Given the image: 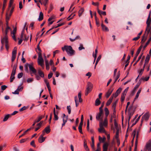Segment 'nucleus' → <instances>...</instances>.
I'll list each match as a JSON object with an SVG mask.
<instances>
[{
	"label": "nucleus",
	"instance_id": "1",
	"mask_svg": "<svg viewBox=\"0 0 151 151\" xmlns=\"http://www.w3.org/2000/svg\"><path fill=\"white\" fill-rule=\"evenodd\" d=\"M9 30H11L12 29L8 26V24L7 23H6V27L4 32V37L1 40V42L3 45L4 43H5L6 48L7 50H8L9 48L7 34Z\"/></svg>",
	"mask_w": 151,
	"mask_h": 151
},
{
	"label": "nucleus",
	"instance_id": "2",
	"mask_svg": "<svg viewBox=\"0 0 151 151\" xmlns=\"http://www.w3.org/2000/svg\"><path fill=\"white\" fill-rule=\"evenodd\" d=\"M62 49L63 51L65 50L67 54L70 56H72L75 54V51L70 46L65 45L62 47Z\"/></svg>",
	"mask_w": 151,
	"mask_h": 151
},
{
	"label": "nucleus",
	"instance_id": "3",
	"mask_svg": "<svg viewBox=\"0 0 151 151\" xmlns=\"http://www.w3.org/2000/svg\"><path fill=\"white\" fill-rule=\"evenodd\" d=\"M150 13L148 19L146 22L147 27L145 30V33H147V35H148L149 32L151 31V20L150 19Z\"/></svg>",
	"mask_w": 151,
	"mask_h": 151
},
{
	"label": "nucleus",
	"instance_id": "4",
	"mask_svg": "<svg viewBox=\"0 0 151 151\" xmlns=\"http://www.w3.org/2000/svg\"><path fill=\"white\" fill-rule=\"evenodd\" d=\"M44 60L42 58V55L39 54L38 55V58L37 59V63L39 65H40L42 68H44Z\"/></svg>",
	"mask_w": 151,
	"mask_h": 151
},
{
	"label": "nucleus",
	"instance_id": "5",
	"mask_svg": "<svg viewBox=\"0 0 151 151\" xmlns=\"http://www.w3.org/2000/svg\"><path fill=\"white\" fill-rule=\"evenodd\" d=\"M93 87V85L92 83L90 82H88L87 83V86L86 90L85 95L87 96L88 94L90 93L92 90Z\"/></svg>",
	"mask_w": 151,
	"mask_h": 151
},
{
	"label": "nucleus",
	"instance_id": "6",
	"mask_svg": "<svg viewBox=\"0 0 151 151\" xmlns=\"http://www.w3.org/2000/svg\"><path fill=\"white\" fill-rule=\"evenodd\" d=\"M17 68V65H14L12 70V71L10 76V82H12L14 79V75L16 72V69Z\"/></svg>",
	"mask_w": 151,
	"mask_h": 151
},
{
	"label": "nucleus",
	"instance_id": "7",
	"mask_svg": "<svg viewBox=\"0 0 151 151\" xmlns=\"http://www.w3.org/2000/svg\"><path fill=\"white\" fill-rule=\"evenodd\" d=\"M103 111H99V113L96 114V119L97 120L100 121H103Z\"/></svg>",
	"mask_w": 151,
	"mask_h": 151
},
{
	"label": "nucleus",
	"instance_id": "8",
	"mask_svg": "<svg viewBox=\"0 0 151 151\" xmlns=\"http://www.w3.org/2000/svg\"><path fill=\"white\" fill-rule=\"evenodd\" d=\"M29 67L30 71L31 72V73H33L35 74L36 73V70L33 67V63L29 64L27 63L26 64Z\"/></svg>",
	"mask_w": 151,
	"mask_h": 151
},
{
	"label": "nucleus",
	"instance_id": "9",
	"mask_svg": "<svg viewBox=\"0 0 151 151\" xmlns=\"http://www.w3.org/2000/svg\"><path fill=\"white\" fill-rule=\"evenodd\" d=\"M150 117V115L148 112L145 113L142 116L141 122H142L143 121H147Z\"/></svg>",
	"mask_w": 151,
	"mask_h": 151
},
{
	"label": "nucleus",
	"instance_id": "10",
	"mask_svg": "<svg viewBox=\"0 0 151 151\" xmlns=\"http://www.w3.org/2000/svg\"><path fill=\"white\" fill-rule=\"evenodd\" d=\"M17 48L16 47H15L12 52V61L13 62L15 60L17 52Z\"/></svg>",
	"mask_w": 151,
	"mask_h": 151
},
{
	"label": "nucleus",
	"instance_id": "11",
	"mask_svg": "<svg viewBox=\"0 0 151 151\" xmlns=\"http://www.w3.org/2000/svg\"><path fill=\"white\" fill-rule=\"evenodd\" d=\"M62 118L63 119V123L62 124V127L61 128V129H62L63 127L64 126L66 122L67 121L68 117L67 116H66L65 114H63V116H62Z\"/></svg>",
	"mask_w": 151,
	"mask_h": 151
},
{
	"label": "nucleus",
	"instance_id": "12",
	"mask_svg": "<svg viewBox=\"0 0 151 151\" xmlns=\"http://www.w3.org/2000/svg\"><path fill=\"white\" fill-rule=\"evenodd\" d=\"M151 148V140H149L146 143L145 148L144 149L143 151H146L147 150Z\"/></svg>",
	"mask_w": 151,
	"mask_h": 151
},
{
	"label": "nucleus",
	"instance_id": "13",
	"mask_svg": "<svg viewBox=\"0 0 151 151\" xmlns=\"http://www.w3.org/2000/svg\"><path fill=\"white\" fill-rule=\"evenodd\" d=\"M113 91V89L112 88H110L106 93L105 96L106 98H108Z\"/></svg>",
	"mask_w": 151,
	"mask_h": 151
},
{
	"label": "nucleus",
	"instance_id": "14",
	"mask_svg": "<svg viewBox=\"0 0 151 151\" xmlns=\"http://www.w3.org/2000/svg\"><path fill=\"white\" fill-rule=\"evenodd\" d=\"M109 145L108 143L107 142L104 143L103 146V151H107Z\"/></svg>",
	"mask_w": 151,
	"mask_h": 151
},
{
	"label": "nucleus",
	"instance_id": "15",
	"mask_svg": "<svg viewBox=\"0 0 151 151\" xmlns=\"http://www.w3.org/2000/svg\"><path fill=\"white\" fill-rule=\"evenodd\" d=\"M122 88H119L116 91V92L115 93V94H114V97L115 98L119 94H120V93H121V91H122Z\"/></svg>",
	"mask_w": 151,
	"mask_h": 151
},
{
	"label": "nucleus",
	"instance_id": "16",
	"mask_svg": "<svg viewBox=\"0 0 151 151\" xmlns=\"http://www.w3.org/2000/svg\"><path fill=\"white\" fill-rule=\"evenodd\" d=\"M99 132L100 133H105V130L103 127H102L101 124H99V128L98 129Z\"/></svg>",
	"mask_w": 151,
	"mask_h": 151
},
{
	"label": "nucleus",
	"instance_id": "17",
	"mask_svg": "<svg viewBox=\"0 0 151 151\" xmlns=\"http://www.w3.org/2000/svg\"><path fill=\"white\" fill-rule=\"evenodd\" d=\"M101 26L102 27V30L104 31H109V29L105 25H104L103 23H102L101 24Z\"/></svg>",
	"mask_w": 151,
	"mask_h": 151
},
{
	"label": "nucleus",
	"instance_id": "18",
	"mask_svg": "<svg viewBox=\"0 0 151 151\" xmlns=\"http://www.w3.org/2000/svg\"><path fill=\"white\" fill-rule=\"evenodd\" d=\"M151 56V54L150 55H149V54H147V56L146 57L145 61V64H147L148 63L149 61L150 60V57Z\"/></svg>",
	"mask_w": 151,
	"mask_h": 151
},
{
	"label": "nucleus",
	"instance_id": "19",
	"mask_svg": "<svg viewBox=\"0 0 151 151\" xmlns=\"http://www.w3.org/2000/svg\"><path fill=\"white\" fill-rule=\"evenodd\" d=\"M45 117L44 115H41L38 116L35 120L36 122L37 123L40 122L42 118Z\"/></svg>",
	"mask_w": 151,
	"mask_h": 151
},
{
	"label": "nucleus",
	"instance_id": "20",
	"mask_svg": "<svg viewBox=\"0 0 151 151\" xmlns=\"http://www.w3.org/2000/svg\"><path fill=\"white\" fill-rule=\"evenodd\" d=\"M43 122V121H40V122L38 124H37V126L38 127H37L36 128H35V131H37L40 128Z\"/></svg>",
	"mask_w": 151,
	"mask_h": 151
},
{
	"label": "nucleus",
	"instance_id": "21",
	"mask_svg": "<svg viewBox=\"0 0 151 151\" xmlns=\"http://www.w3.org/2000/svg\"><path fill=\"white\" fill-rule=\"evenodd\" d=\"M84 11V9L83 8H81L78 11V16L80 17Z\"/></svg>",
	"mask_w": 151,
	"mask_h": 151
},
{
	"label": "nucleus",
	"instance_id": "22",
	"mask_svg": "<svg viewBox=\"0 0 151 151\" xmlns=\"http://www.w3.org/2000/svg\"><path fill=\"white\" fill-rule=\"evenodd\" d=\"M43 19V14L42 12H40V13L39 17L38 20L39 21H42Z\"/></svg>",
	"mask_w": 151,
	"mask_h": 151
},
{
	"label": "nucleus",
	"instance_id": "23",
	"mask_svg": "<svg viewBox=\"0 0 151 151\" xmlns=\"http://www.w3.org/2000/svg\"><path fill=\"white\" fill-rule=\"evenodd\" d=\"M45 139V137L40 136L38 138V142L39 143H41L44 141Z\"/></svg>",
	"mask_w": 151,
	"mask_h": 151
},
{
	"label": "nucleus",
	"instance_id": "24",
	"mask_svg": "<svg viewBox=\"0 0 151 151\" xmlns=\"http://www.w3.org/2000/svg\"><path fill=\"white\" fill-rule=\"evenodd\" d=\"M43 130L47 134L49 133L50 131V126L46 127Z\"/></svg>",
	"mask_w": 151,
	"mask_h": 151
},
{
	"label": "nucleus",
	"instance_id": "25",
	"mask_svg": "<svg viewBox=\"0 0 151 151\" xmlns=\"http://www.w3.org/2000/svg\"><path fill=\"white\" fill-rule=\"evenodd\" d=\"M40 42L41 41H40V42L39 43V44L37 45V49H38V51H37V50L36 51L37 53L38 54V55H39V54H40L41 55H42V50H41L40 48L39 47V44L40 43Z\"/></svg>",
	"mask_w": 151,
	"mask_h": 151
},
{
	"label": "nucleus",
	"instance_id": "26",
	"mask_svg": "<svg viewBox=\"0 0 151 151\" xmlns=\"http://www.w3.org/2000/svg\"><path fill=\"white\" fill-rule=\"evenodd\" d=\"M97 11L98 13L100 15H101V14H102L104 15H106V13L105 12L102 11H101L99 10L98 8H97Z\"/></svg>",
	"mask_w": 151,
	"mask_h": 151
},
{
	"label": "nucleus",
	"instance_id": "27",
	"mask_svg": "<svg viewBox=\"0 0 151 151\" xmlns=\"http://www.w3.org/2000/svg\"><path fill=\"white\" fill-rule=\"evenodd\" d=\"M142 46L141 45L137 50V51L136 52L135 55H136V56H137L139 54V53L141 51V49L142 48Z\"/></svg>",
	"mask_w": 151,
	"mask_h": 151
},
{
	"label": "nucleus",
	"instance_id": "28",
	"mask_svg": "<svg viewBox=\"0 0 151 151\" xmlns=\"http://www.w3.org/2000/svg\"><path fill=\"white\" fill-rule=\"evenodd\" d=\"M101 101L99 98L97 99L95 102V105L96 106H98L99 105L101 104Z\"/></svg>",
	"mask_w": 151,
	"mask_h": 151
},
{
	"label": "nucleus",
	"instance_id": "29",
	"mask_svg": "<svg viewBox=\"0 0 151 151\" xmlns=\"http://www.w3.org/2000/svg\"><path fill=\"white\" fill-rule=\"evenodd\" d=\"M7 0H4L3 3V8H2V14L3 13L4 10L5 9V6L6 5V4L7 2Z\"/></svg>",
	"mask_w": 151,
	"mask_h": 151
},
{
	"label": "nucleus",
	"instance_id": "30",
	"mask_svg": "<svg viewBox=\"0 0 151 151\" xmlns=\"http://www.w3.org/2000/svg\"><path fill=\"white\" fill-rule=\"evenodd\" d=\"M38 73L39 75L42 78H44V73L40 70L38 71Z\"/></svg>",
	"mask_w": 151,
	"mask_h": 151
},
{
	"label": "nucleus",
	"instance_id": "31",
	"mask_svg": "<svg viewBox=\"0 0 151 151\" xmlns=\"http://www.w3.org/2000/svg\"><path fill=\"white\" fill-rule=\"evenodd\" d=\"M146 37L145 36V35H144L142 37V40L141 41V43L142 44L143 43L146 41Z\"/></svg>",
	"mask_w": 151,
	"mask_h": 151
},
{
	"label": "nucleus",
	"instance_id": "32",
	"mask_svg": "<svg viewBox=\"0 0 151 151\" xmlns=\"http://www.w3.org/2000/svg\"><path fill=\"white\" fill-rule=\"evenodd\" d=\"M102 121H101L100 122L99 124H101L102 127L104 126L105 127L107 126L108 123L106 122H102Z\"/></svg>",
	"mask_w": 151,
	"mask_h": 151
},
{
	"label": "nucleus",
	"instance_id": "33",
	"mask_svg": "<svg viewBox=\"0 0 151 151\" xmlns=\"http://www.w3.org/2000/svg\"><path fill=\"white\" fill-rule=\"evenodd\" d=\"M104 111L105 112V115L106 117H107L109 114V111L108 109L107 108H105Z\"/></svg>",
	"mask_w": 151,
	"mask_h": 151
},
{
	"label": "nucleus",
	"instance_id": "34",
	"mask_svg": "<svg viewBox=\"0 0 151 151\" xmlns=\"http://www.w3.org/2000/svg\"><path fill=\"white\" fill-rule=\"evenodd\" d=\"M126 95L123 94H122L121 97V101L122 102H123L124 101Z\"/></svg>",
	"mask_w": 151,
	"mask_h": 151
},
{
	"label": "nucleus",
	"instance_id": "35",
	"mask_svg": "<svg viewBox=\"0 0 151 151\" xmlns=\"http://www.w3.org/2000/svg\"><path fill=\"white\" fill-rule=\"evenodd\" d=\"M11 115L9 114H7L4 117V119H3V121L4 122L6 121L9 118L10 116Z\"/></svg>",
	"mask_w": 151,
	"mask_h": 151
},
{
	"label": "nucleus",
	"instance_id": "36",
	"mask_svg": "<svg viewBox=\"0 0 151 151\" xmlns=\"http://www.w3.org/2000/svg\"><path fill=\"white\" fill-rule=\"evenodd\" d=\"M24 28L22 30V32H21V36H20V39H23V37H24V35L25 34H24Z\"/></svg>",
	"mask_w": 151,
	"mask_h": 151
},
{
	"label": "nucleus",
	"instance_id": "37",
	"mask_svg": "<svg viewBox=\"0 0 151 151\" xmlns=\"http://www.w3.org/2000/svg\"><path fill=\"white\" fill-rule=\"evenodd\" d=\"M151 40V38H150L148 40L147 42H146L145 45V46L143 47V49H145V48L147 46V45H148L149 43L150 42V41Z\"/></svg>",
	"mask_w": 151,
	"mask_h": 151
},
{
	"label": "nucleus",
	"instance_id": "38",
	"mask_svg": "<svg viewBox=\"0 0 151 151\" xmlns=\"http://www.w3.org/2000/svg\"><path fill=\"white\" fill-rule=\"evenodd\" d=\"M58 113H56V114H54V120L56 121L58 120Z\"/></svg>",
	"mask_w": 151,
	"mask_h": 151
},
{
	"label": "nucleus",
	"instance_id": "39",
	"mask_svg": "<svg viewBox=\"0 0 151 151\" xmlns=\"http://www.w3.org/2000/svg\"><path fill=\"white\" fill-rule=\"evenodd\" d=\"M138 133L137 132V135H136V141L135 142V147H137V143H138L137 139L138 138Z\"/></svg>",
	"mask_w": 151,
	"mask_h": 151
},
{
	"label": "nucleus",
	"instance_id": "40",
	"mask_svg": "<svg viewBox=\"0 0 151 151\" xmlns=\"http://www.w3.org/2000/svg\"><path fill=\"white\" fill-rule=\"evenodd\" d=\"M150 78L149 76L146 77H142L141 79L143 80L144 81H147Z\"/></svg>",
	"mask_w": 151,
	"mask_h": 151
},
{
	"label": "nucleus",
	"instance_id": "41",
	"mask_svg": "<svg viewBox=\"0 0 151 151\" xmlns=\"http://www.w3.org/2000/svg\"><path fill=\"white\" fill-rule=\"evenodd\" d=\"M78 98L77 96H76L75 97V101L76 103V106L77 107L78 105V103L77 102Z\"/></svg>",
	"mask_w": 151,
	"mask_h": 151
},
{
	"label": "nucleus",
	"instance_id": "42",
	"mask_svg": "<svg viewBox=\"0 0 151 151\" xmlns=\"http://www.w3.org/2000/svg\"><path fill=\"white\" fill-rule=\"evenodd\" d=\"M140 85V83H137V84L134 88V91H135L139 88Z\"/></svg>",
	"mask_w": 151,
	"mask_h": 151
},
{
	"label": "nucleus",
	"instance_id": "43",
	"mask_svg": "<svg viewBox=\"0 0 151 151\" xmlns=\"http://www.w3.org/2000/svg\"><path fill=\"white\" fill-rule=\"evenodd\" d=\"M101 58V55H100L99 56V57L97 58V60H96V63H95V67H96V66L97 64L98 63L99 61L100 60Z\"/></svg>",
	"mask_w": 151,
	"mask_h": 151
},
{
	"label": "nucleus",
	"instance_id": "44",
	"mask_svg": "<svg viewBox=\"0 0 151 151\" xmlns=\"http://www.w3.org/2000/svg\"><path fill=\"white\" fill-rule=\"evenodd\" d=\"M78 49L79 50H81L83 49H85V48L83 47V45L82 44L80 45V46L78 47Z\"/></svg>",
	"mask_w": 151,
	"mask_h": 151
},
{
	"label": "nucleus",
	"instance_id": "45",
	"mask_svg": "<svg viewBox=\"0 0 151 151\" xmlns=\"http://www.w3.org/2000/svg\"><path fill=\"white\" fill-rule=\"evenodd\" d=\"M120 72L119 71L118 72L117 75V76H116V78H115V81H114V83H115L117 81V79L119 78V76H120Z\"/></svg>",
	"mask_w": 151,
	"mask_h": 151
},
{
	"label": "nucleus",
	"instance_id": "46",
	"mask_svg": "<svg viewBox=\"0 0 151 151\" xmlns=\"http://www.w3.org/2000/svg\"><path fill=\"white\" fill-rule=\"evenodd\" d=\"M67 109L68 110V113L69 114H70L71 113V109L70 106H67Z\"/></svg>",
	"mask_w": 151,
	"mask_h": 151
},
{
	"label": "nucleus",
	"instance_id": "47",
	"mask_svg": "<svg viewBox=\"0 0 151 151\" xmlns=\"http://www.w3.org/2000/svg\"><path fill=\"white\" fill-rule=\"evenodd\" d=\"M72 15V14H71V15L69 16V17L67 18V19L69 21L70 19H73V17L75 16L76 14H73L72 17H71V16Z\"/></svg>",
	"mask_w": 151,
	"mask_h": 151
},
{
	"label": "nucleus",
	"instance_id": "48",
	"mask_svg": "<svg viewBox=\"0 0 151 151\" xmlns=\"http://www.w3.org/2000/svg\"><path fill=\"white\" fill-rule=\"evenodd\" d=\"M114 125L116 129H118V124L116 123V120L115 119L114 120Z\"/></svg>",
	"mask_w": 151,
	"mask_h": 151
},
{
	"label": "nucleus",
	"instance_id": "49",
	"mask_svg": "<svg viewBox=\"0 0 151 151\" xmlns=\"http://www.w3.org/2000/svg\"><path fill=\"white\" fill-rule=\"evenodd\" d=\"M129 87H127L126 88L124 91V92L122 93L123 94L125 95H126V93L128 91V90Z\"/></svg>",
	"mask_w": 151,
	"mask_h": 151
},
{
	"label": "nucleus",
	"instance_id": "50",
	"mask_svg": "<svg viewBox=\"0 0 151 151\" xmlns=\"http://www.w3.org/2000/svg\"><path fill=\"white\" fill-rule=\"evenodd\" d=\"M33 80V78H29L27 80V82L28 83H29L32 82Z\"/></svg>",
	"mask_w": 151,
	"mask_h": 151
},
{
	"label": "nucleus",
	"instance_id": "51",
	"mask_svg": "<svg viewBox=\"0 0 151 151\" xmlns=\"http://www.w3.org/2000/svg\"><path fill=\"white\" fill-rule=\"evenodd\" d=\"M27 139H22L20 141V143H22L25 142L27 140Z\"/></svg>",
	"mask_w": 151,
	"mask_h": 151
},
{
	"label": "nucleus",
	"instance_id": "52",
	"mask_svg": "<svg viewBox=\"0 0 151 151\" xmlns=\"http://www.w3.org/2000/svg\"><path fill=\"white\" fill-rule=\"evenodd\" d=\"M78 129H79V132L81 134H83V132L82 131V127L79 126Z\"/></svg>",
	"mask_w": 151,
	"mask_h": 151
},
{
	"label": "nucleus",
	"instance_id": "53",
	"mask_svg": "<svg viewBox=\"0 0 151 151\" xmlns=\"http://www.w3.org/2000/svg\"><path fill=\"white\" fill-rule=\"evenodd\" d=\"M14 0H10L9 4V8L11 7L14 2Z\"/></svg>",
	"mask_w": 151,
	"mask_h": 151
},
{
	"label": "nucleus",
	"instance_id": "54",
	"mask_svg": "<svg viewBox=\"0 0 151 151\" xmlns=\"http://www.w3.org/2000/svg\"><path fill=\"white\" fill-rule=\"evenodd\" d=\"M117 131L116 132V134L115 135V137L116 138V139H118L119 137V131L118 129H117Z\"/></svg>",
	"mask_w": 151,
	"mask_h": 151
},
{
	"label": "nucleus",
	"instance_id": "55",
	"mask_svg": "<svg viewBox=\"0 0 151 151\" xmlns=\"http://www.w3.org/2000/svg\"><path fill=\"white\" fill-rule=\"evenodd\" d=\"M24 38L23 39V40H24V41H27L28 40L29 37L25 35H24Z\"/></svg>",
	"mask_w": 151,
	"mask_h": 151
},
{
	"label": "nucleus",
	"instance_id": "56",
	"mask_svg": "<svg viewBox=\"0 0 151 151\" xmlns=\"http://www.w3.org/2000/svg\"><path fill=\"white\" fill-rule=\"evenodd\" d=\"M6 145L5 144H4L3 145H2L0 146V151H1L3 148H4L6 147Z\"/></svg>",
	"mask_w": 151,
	"mask_h": 151
},
{
	"label": "nucleus",
	"instance_id": "57",
	"mask_svg": "<svg viewBox=\"0 0 151 151\" xmlns=\"http://www.w3.org/2000/svg\"><path fill=\"white\" fill-rule=\"evenodd\" d=\"M7 87L5 85H2L1 86V89L2 91H4L6 89Z\"/></svg>",
	"mask_w": 151,
	"mask_h": 151
},
{
	"label": "nucleus",
	"instance_id": "58",
	"mask_svg": "<svg viewBox=\"0 0 151 151\" xmlns=\"http://www.w3.org/2000/svg\"><path fill=\"white\" fill-rule=\"evenodd\" d=\"M104 103H103L101 105V106L99 108V111H103V110L102 109V108L104 106Z\"/></svg>",
	"mask_w": 151,
	"mask_h": 151
},
{
	"label": "nucleus",
	"instance_id": "59",
	"mask_svg": "<svg viewBox=\"0 0 151 151\" xmlns=\"http://www.w3.org/2000/svg\"><path fill=\"white\" fill-rule=\"evenodd\" d=\"M19 88H17L16 90L14 92H13L12 93L14 94H19V91H18V89Z\"/></svg>",
	"mask_w": 151,
	"mask_h": 151
},
{
	"label": "nucleus",
	"instance_id": "60",
	"mask_svg": "<svg viewBox=\"0 0 151 151\" xmlns=\"http://www.w3.org/2000/svg\"><path fill=\"white\" fill-rule=\"evenodd\" d=\"M23 76V73H19L17 76L18 78H21Z\"/></svg>",
	"mask_w": 151,
	"mask_h": 151
},
{
	"label": "nucleus",
	"instance_id": "61",
	"mask_svg": "<svg viewBox=\"0 0 151 151\" xmlns=\"http://www.w3.org/2000/svg\"><path fill=\"white\" fill-rule=\"evenodd\" d=\"M27 108L25 106H24L23 107H22L21 108L19 111H22L25 109H27Z\"/></svg>",
	"mask_w": 151,
	"mask_h": 151
},
{
	"label": "nucleus",
	"instance_id": "62",
	"mask_svg": "<svg viewBox=\"0 0 151 151\" xmlns=\"http://www.w3.org/2000/svg\"><path fill=\"white\" fill-rule=\"evenodd\" d=\"M17 31V28L15 27L14 28L12 32V34H15Z\"/></svg>",
	"mask_w": 151,
	"mask_h": 151
},
{
	"label": "nucleus",
	"instance_id": "63",
	"mask_svg": "<svg viewBox=\"0 0 151 151\" xmlns=\"http://www.w3.org/2000/svg\"><path fill=\"white\" fill-rule=\"evenodd\" d=\"M53 73H50L49 74H48V79L50 78L53 75Z\"/></svg>",
	"mask_w": 151,
	"mask_h": 151
},
{
	"label": "nucleus",
	"instance_id": "64",
	"mask_svg": "<svg viewBox=\"0 0 151 151\" xmlns=\"http://www.w3.org/2000/svg\"><path fill=\"white\" fill-rule=\"evenodd\" d=\"M30 145L34 147H35L36 146L35 144V141L34 140H32L30 143Z\"/></svg>",
	"mask_w": 151,
	"mask_h": 151
}]
</instances>
